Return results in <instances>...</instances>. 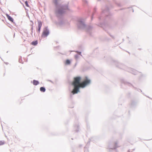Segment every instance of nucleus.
I'll return each instance as SVG.
<instances>
[{
	"label": "nucleus",
	"mask_w": 152,
	"mask_h": 152,
	"mask_svg": "<svg viewBox=\"0 0 152 152\" xmlns=\"http://www.w3.org/2000/svg\"><path fill=\"white\" fill-rule=\"evenodd\" d=\"M81 77L80 76L75 77L74 78L72 82H70L69 90L70 93L69 99L72 100L73 96L75 94L80 92V88H84L86 86L89 85L91 80L88 79L87 76L85 77V80L83 83L81 82Z\"/></svg>",
	"instance_id": "1"
},
{
	"label": "nucleus",
	"mask_w": 152,
	"mask_h": 152,
	"mask_svg": "<svg viewBox=\"0 0 152 152\" xmlns=\"http://www.w3.org/2000/svg\"><path fill=\"white\" fill-rule=\"evenodd\" d=\"M108 61L111 62L113 64H114L115 65L116 67L118 68L125 70L128 72L131 73L134 75H136L137 74L139 73H140L141 74H140V79H141L142 77H145L146 76V75H145L142 74L141 72H139L136 70L132 68L128 67L124 64L119 62L116 60L113 59L111 58H110Z\"/></svg>",
	"instance_id": "2"
},
{
	"label": "nucleus",
	"mask_w": 152,
	"mask_h": 152,
	"mask_svg": "<svg viewBox=\"0 0 152 152\" xmlns=\"http://www.w3.org/2000/svg\"><path fill=\"white\" fill-rule=\"evenodd\" d=\"M102 12L99 18V20H102L103 23H100L98 25L100 26H105L107 20L110 19L111 18L112 15L110 12L109 7L107 5L103 7L102 8Z\"/></svg>",
	"instance_id": "3"
},
{
	"label": "nucleus",
	"mask_w": 152,
	"mask_h": 152,
	"mask_svg": "<svg viewBox=\"0 0 152 152\" xmlns=\"http://www.w3.org/2000/svg\"><path fill=\"white\" fill-rule=\"evenodd\" d=\"M121 87L122 88V86L123 85H128L129 87H132L135 90L137 91L140 92V91L141 92L144 96H146L148 98L152 100V98L149 97V96H146L145 95L144 93L142 92V91L140 89L138 88H137L135 87L131 83H128L124 79H121Z\"/></svg>",
	"instance_id": "4"
},
{
	"label": "nucleus",
	"mask_w": 152,
	"mask_h": 152,
	"mask_svg": "<svg viewBox=\"0 0 152 152\" xmlns=\"http://www.w3.org/2000/svg\"><path fill=\"white\" fill-rule=\"evenodd\" d=\"M77 26L78 29H84L86 28V24L83 21V19L81 18L77 20Z\"/></svg>",
	"instance_id": "5"
},
{
	"label": "nucleus",
	"mask_w": 152,
	"mask_h": 152,
	"mask_svg": "<svg viewBox=\"0 0 152 152\" xmlns=\"http://www.w3.org/2000/svg\"><path fill=\"white\" fill-rule=\"evenodd\" d=\"M50 34L48 26H46L44 28L42 34V37H47Z\"/></svg>",
	"instance_id": "6"
},
{
	"label": "nucleus",
	"mask_w": 152,
	"mask_h": 152,
	"mask_svg": "<svg viewBox=\"0 0 152 152\" xmlns=\"http://www.w3.org/2000/svg\"><path fill=\"white\" fill-rule=\"evenodd\" d=\"M118 142H112L111 144H110L108 146V148L110 151V149L114 150L119 147L118 145Z\"/></svg>",
	"instance_id": "7"
},
{
	"label": "nucleus",
	"mask_w": 152,
	"mask_h": 152,
	"mask_svg": "<svg viewBox=\"0 0 152 152\" xmlns=\"http://www.w3.org/2000/svg\"><path fill=\"white\" fill-rule=\"evenodd\" d=\"M138 100L137 99H132L130 102V107L131 108H135L137 104Z\"/></svg>",
	"instance_id": "8"
},
{
	"label": "nucleus",
	"mask_w": 152,
	"mask_h": 152,
	"mask_svg": "<svg viewBox=\"0 0 152 152\" xmlns=\"http://www.w3.org/2000/svg\"><path fill=\"white\" fill-rule=\"evenodd\" d=\"M94 138V137H92L89 139L88 141V142L86 146L84 148V152H87L88 151V148L90 145V142L91 141H93V138Z\"/></svg>",
	"instance_id": "9"
},
{
	"label": "nucleus",
	"mask_w": 152,
	"mask_h": 152,
	"mask_svg": "<svg viewBox=\"0 0 152 152\" xmlns=\"http://www.w3.org/2000/svg\"><path fill=\"white\" fill-rule=\"evenodd\" d=\"M92 26H87L86 25V27L84 29H86V32L90 36H91L92 33L90 31L91 30L92 28Z\"/></svg>",
	"instance_id": "10"
},
{
	"label": "nucleus",
	"mask_w": 152,
	"mask_h": 152,
	"mask_svg": "<svg viewBox=\"0 0 152 152\" xmlns=\"http://www.w3.org/2000/svg\"><path fill=\"white\" fill-rule=\"evenodd\" d=\"M6 16L8 20L11 21V22L13 24H14L15 25H16V23L15 22H14V20L13 18L11 17L8 14H6Z\"/></svg>",
	"instance_id": "11"
},
{
	"label": "nucleus",
	"mask_w": 152,
	"mask_h": 152,
	"mask_svg": "<svg viewBox=\"0 0 152 152\" xmlns=\"http://www.w3.org/2000/svg\"><path fill=\"white\" fill-rule=\"evenodd\" d=\"M78 49L80 50V51H78L77 50L76 51V52H77L78 53H79L80 54V55L81 56H82L81 54V51H83V46L82 45H80L78 47Z\"/></svg>",
	"instance_id": "12"
},
{
	"label": "nucleus",
	"mask_w": 152,
	"mask_h": 152,
	"mask_svg": "<svg viewBox=\"0 0 152 152\" xmlns=\"http://www.w3.org/2000/svg\"><path fill=\"white\" fill-rule=\"evenodd\" d=\"M72 59H66L64 62V64L65 65H70L72 62Z\"/></svg>",
	"instance_id": "13"
},
{
	"label": "nucleus",
	"mask_w": 152,
	"mask_h": 152,
	"mask_svg": "<svg viewBox=\"0 0 152 152\" xmlns=\"http://www.w3.org/2000/svg\"><path fill=\"white\" fill-rule=\"evenodd\" d=\"M74 130L76 132H77L79 131V125L78 124H75L74 125Z\"/></svg>",
	"instance_id": "14"
},
{
	"label": "nucleus",
	"mask_w": 152,
	"mask_h": 152,
	"mask_svg": "<svg viewBox=\"0 0 152 152\" xmlns=\"http://www.w3.org/2000/svg\"><path fill=\"white\" fill-rule=\"evenodd\" d=\"M33 83L34 85L37 86V85L39 84V81L35 80H34L33 81Z\"/></svg>",
	"instance_id": "15"
},
{
	"label": "nucleus",
	"mask_w": 152,
	"mask_h": 152,
	"mask_svg": "<svg viewBox=\"0 0 152 152\" xmlns=\"http://www.w3.org/2000/svg\"><path fill=\"white\" fill-rule=\"evenodd\" d=\"M97 10V8L96 7H95L93 10V12L92 13L91 17V20H92L93 19V16L94 15V14L95 13L96 10Z\"/></svg>",
	"instance_id": "16"
},
{
	"label": "nucleus",
	"mask_w": 152,
	"mask_h": 152,
	"mask_svg": "<svg viewBox=\"0 0 152 152\" xmlns=\"http://www.w3.org/2000/svg\"><path fill=\"white\" fill-rule=\"evenodd\" d=\"M37 21L38 23V28H41L42 25V21L39 20H37Z\"/></svg>",
	"instance_id": "17"
},
{
	"label": "nucleus",
	"mask_w": 152,
	"mask_h": 152,
	"mask_svg": "<svg viewBox=\"0 0 152 152\" xmlns=\"http://www.w3.org/2000/svg\"><path fill=\"white\" fill-rule=\"evenodd\" d=\"M38 44V41L37 40L33 41L31 43V45H34V46L37 45Z\"/></svg>",
	"instance_id": "18"
},
{
	"label": "nucleus",
	"mask_w": 152,
	"mask_h": 152,
	"mask_svg": "<svg viewBox=\"0 0 152 152\" xmlns=\"http://www.w3.org/2000/svg\"><path fill=\"white\" fill-rule=\"evenodd\" d=\"M40 91L42 92H45L46 91V89L44 87H41L40 88Z\"/></svg>",
	"instance_id": "19"
},
{
	"label": "nucleus",
	"mask_w": 152,
	"mask_h": 152,
	"mask_svg": "<svg viewBox=\"0 0 152 152\" xmlns=\"http://www.w3.org/2000/svg\"><path fill=\"white\" fill-rule=\"evenodd\" d=\"M25 4L26 6V7H30V6H29V4H28V1H26L25 2Z\"/></svg>",
	"instance_id": "20"
},
{
	"label": "nucleus",
	"mask_w": 152,
	"mask_h": 152,
	"mask_svg": "<svg viewBox=\"0 0 152 152\" xmlns=\"http://www.w3.org/2000/svg\"><path fill=\"white\" fill-rule=\"evenodd\" d=\"M79 57V54H77L75 55V59H77Z\"/></svg>",
	"instance_id": "21"
},
{
	"label": "nucleus",
	"mask_w": 152,
	"mask_h": 152,
	"mask_svg": "<svg viewBox=\"0 0 152 152\" xmlns=\"http://www.w3.org/2000/svg\"><path fill=\"white\" fill-rule=\"evenodd\" d=\"M5 142L4 141H0V146L4 144Z\"/></svg>",
	"instance_id": "22"
},
{
	"label": "nucleus",
	"mask_w": 152,
	"mask_h": 152,
	"mask_svg": "<svg viewBox=\"0 0 152 152\" xmlns=\"http://www.w3.org/2000/svg\"><path fill=\"white\" fill-rule=\"evenodd\" d=\"M99 52V51L98 50V49L97 48H96L95 49L93 53H98Z\"/></svg>",
	"instance_id": "23"
},
{
	"label": "nucleus",
	"mask_w": 152,
	"mask_h": 152,
	"mask_svg": "<svg viewBox=\"0 0 152 152\" xmlns=\"http://www.w3.org/2000/svg\"><path fill=\"white\" fill-rule=\"evenodd\" d=\"M22 57L21 56H20V57L19 58V62H20V63H22Z\"/></svg>",
	"instance_id": "24"
},
{
	"label": "nucleus",
	"mask_w": 152,
	"mask_h": 152,
	"mask_svg": "<svg viewBox=\"0 0 152 152\" xmlns=\"http://www.w3.org/2000/svg\"><path fill=\"white\" fill-rule=\"evenodd\" d=\"M83 1L85 4L86 5L88 4V2L86 0H83Z\"/></svg>",
	"instance_id": "25"
},
{
	"label": "nucleus",
	"mask_w": 152,
	"mask_h": 152,
	"mask_svg": "<svg viewBox=\"0 0 152 152\" xmlns=\"http://www.w3.org/2000/svg\"><path fill=\"white\" fill-rule=\"evenodd\" d=\"M41 28H38L37 29V32H38L39 33H40V32L41 30Z\"/></svg>",
	"instance_id": "26"
},
{
	"label": "nucleus",
	"mask_w": 152,
	"mask_h": 152,
	"mask_svg": "<svg viewBox=\"0 0 152 152\" xmlns=\"http://www.w3.org/2000/svg\"><path fill=\"white\" fill-rule=\"evenodd\" d=\"M114 1L115 2V3L117 5H118V6L119 7H121V4L119 3H117L116 2H115V1Z\"/></svg>",
	"instance_id": "27"
},
{
	"label": "nucleus",
	"mask_w": 152,
	"mask_h": 152,
	"mask_svg": "<svg viewBox=\"0 0 152 152\" xmlns=\"http://www.w3.org/2000/svg\"><path fill=\"white\" fill-rule=\"evenodd\" d=\"M77 62H76L75 64V65H74V66H73V69H75V67L76 66H77Z\"/></svg>",
	"instance_id": "28"
},
{
	"label": "nucleus",
	"mask_w": 152,
	"mask_h": 152,
	"mask_svg": "<svg viewBox=\"0 0 152 152\" xmlns=\"http://www.w3.org/2000/svg\"><path fill=\"white\" fill-rule=\"evenodd\" d=\"M31 31H33V25H31Z\"/></svg>",
	"instance_id": "29"
},
{
	"label": "nucleus",
	"mask_w": 152,
	"mask_h": 152,
	"mask_svg": "<svg viewBox=\"0 0 152 152\" xmlns=\"http://www.w3.org/2000/svg\"><path fill=\"white\" fill-rule=\"evenodd\" d=\"M110 39L107 37H106L105 38V40L108 41Z\"/></svg>",
	"instance_id": "30"
},
{
	"label": "nucleus",
	"mask_w": 152,
	"mask_h": 152,
	"mask_svg": "<svg viewBox=\"0 0 152 152\" xmlns=\"http://www.w3.org/2000/svg\"><path fill=\"white\" fill-rule=\"evenodd\" d=\"M109 7H110V8H112L113 7V6L112 4H109Z\"/></svg>",
	"instance_id": "31"
},
{
	"label": "nucleus",
	"mask_w": 152,
	"mask_h": 152,
	"mask_svg": "<svg viewBox=\"0 0 152 152\" xmlns=\"http://www.w3.org/2000/svg\"><path fill=\"white\" fill-rule=\"evenodd\" d=\"M108 33V34H109V35L110 36V37H111L112 38H113V39H114V37L113 36L111 35L110 33Z\"/></svg>",
	"instance_id": "32"
},
{
	"label": "nucleus",
	"mask_w": 152,
	"mask_h": 152,
	"mask_svg": "<svg viewBox=\"0 0 152 152\" xmlns=\"http://www.w3.org/2000/svg\"><path fill=\"white\" fill-rule=\"evenodd\" d=\"M69 108H73L74 107V106L73 105L72 106H69Z\"/></svg>",
	"instance_id": "33"
},
{
	"label": "nucleus",
	"mask_w": 152,
	"mask_h": 152,
	"mask_svg": "<svg viewBox=\"0 0 152 152\" xmlns=\"http://www.w3.org/2000/svg\"><path fill=\"white\" fill-rule=\"evenodd\" d=\"M20 2L21 3L22 5H23V6L24 7V8H25H25V6H24V4H23V3H22L20 1Z\"/></svg>",
	"instance_id": "34"
},
{
	"label": "nucleus",
	"mask_w": 152,
	"mask_h": 152,
	"mask_svg": "<svg viewBox=\"0 0 152 152\" xmlns=\"http://www.w3.org/2000/svg\"><path fill=\"white\" fill-rule=\"evenodd\" d=\"M30 21L32 23V24L31 25H34L33 22L32 20H30Z\"/></svg>",
	"instance_id": "35"
},
{
	"label": "nucleus",
	"mask_w": 152,
	"mask_h": 152,
	"mask_svg": "<svg viewBox=\"0 0 152 152\" xmlns=\"http://www.w3.org/2000/svg\"><path fill=\"white\" fill-rule=\"evenodd\" d=\"M8 24H9V25H8V26L10 28H11V27L10 26V23H8Z\"/></svg>",
	"instance_id": "36"
},
{
	"label": "nucleus",
	"mask_w": 152,
	"mask_h": 152,
	"mask_svg": "<svg viewBox=\"0 0 152 152\" xmlns=\"http://www.w3.org/2000/svg\"><path fill=\"white\" fill-rule=\"evenodd\" d=\"M8 24H9V25H8V26L10 28H11V27L10 26V23H8Z\"/></svg>",
	"instance_id": "37"
},
{
	"label": "nucleus",
	"mask_w": 152,
	"mask_h": 152,
	"mask_svg": "<svg viewBox=\"0 0 152 152\" xmlns=\"http://www.w3.org/2000/svg\"><path fill=\"white\" fill-rule=\"evenodd\" d=\"M33 31H31V34L32 35V34H33Z\"/></svg>",
	"instance_id": "38"
},
{
	"label": "nucleus",
	"mask_w": 152,
	"mask_h": 152,
	"mask_svg": "<svg viewBox=\"0 0 152 152\" xmlns=\"http://www.w3.org/2000/svg\"><path fill=\"white\" fill-rule=\"evenodd\" d=\"M82 146V145H79V147H81Z\"/></svg>",
	"instance_id": "39"
},
{
	"label": "nucleus",
	"mask_w": 152,
	"mask_h": 152,
	"mask_svg": "<svg viewBox=\"0 0 152 152\" xmlns=\"http://www.w3.org/2000/svg\"><path fill=\"white\" fill-rule=\"evenodd\" d=\"M49 81L51 82L52 83H53V82L51 80H49Z\"/></svg>",
	"instance_id": "40"
},
{
	"label": "nucleus",
	"mask_w": 152,
	"mask_h": 152,
	"mask_svg": "<svg viewBox=\"0 0 152 152\" xmlns=\"http://www.w3.org/2000/svg\"><path fill=\"white\" fill-rule=\"evenodd\" d=\"M131 42L130 41H129V43L130 44H131Z\"/></svg>",
	"instance_id": "41"
},
{
	"label": "nucleus",
	"mask_w": 152,
	"mask_h": 152,
	"mask_svg": "<svg viewBox=\"0 0 152 152\" xmlns=\"http://www.w3.org/2000/svg\"><path fill=\"white\" fill-rule=\"evenodd\" d=\"M132 7H128L127 8V9H129L130 8H131Z\"/></svg>",
	"instance_id": "42"
},
{
	"label": "nucleus",
	"mask_w": 152,
	"mask_h": 152,
	"mask_svg": "<svg viewBox=\"0 0 152 152\" xmlns=\"http://www.w3.org/2000/svg\"><path fill=\"white\" fill-rule=\"evenodd\" d=\"M125 9V8H122V9H121L120 10H123V9Z\"/></svg>",
	"instance_id": "43"
},
{
	"label": "nucleus",
	"mask_w": 152,
	"mask_h": 152,
	"mask_svg": "<svg viewBox=\"0 0 152 152\" xmlns=\"http://www.w3.org/2000/svg\"><path fill=\"white\" fill-rule=\"evenodd\" d=\"M138 50H141V48H139L138 49Z\"/></svg>",
	"instance_id": "44"
},
{
	"label": "nucleus",
	"mask_w": 152,
	"mask_h": 152,
	"mask_svg": "<svg viewBox=\"0 0 152 152\" xmlns=\"http://www.w3.org/2000/svg\"><path fill=\"white\" fill-rule=\"evenodd\" d=\"M6 64H7V65L8 64V63L7 62L6 63Z\"/></svg>",
	"instance_id": "45"
},
{
	"label": "nucleus",
	"mask_w": 152,
	"mask_h": 152,
	"mask_svg": "<svg viewBox=\"0 0 152 152\" xmlns=\"http://www.w3.org/2000/svg\"><path fill=\"white\" fill-rule=\"evenodd\" d=\"M59 47V46H58L57 47V48H58Z\"/></svg>",
	"instance_id": "46"
},
{
	"label": "nucleus",
	"mask_w": 152,
	"mask_h": 152,
	"mask_svg": "<svg viewBox=\"0 0 152 152\" xmlns=\"http://www.w3.org/2000/svg\"><path fill=\"white\" fill-rule=\"evenodd\" d=\"M15 34L14 33V37H15Z\"/></svg>",
	"instance_id": "47"
},
{
	"label": "nucleus",
	"mask_w": 152,
	"mask_h": 152,
	"mask_svg": "<svg viewBox=\"0 0 152 152\" xmlns=\"http://www.w3.org/2000/svg\"><path fill=\"white\" fill-rule=\"evenodd\" d=\"M132 12H134V10L133 9H132Z\"/></svg>",
	"instance_id": "48"
},
{
	"label": "nucleus",
	"mask_w": 152,
	"mask_h": 152,
	"mask_svg": "<svg viewBox=\"0 0 152 152\" xmlns=\"http://www.w3.org/2000/svg\"><path fill=\"white\" fill-rule=\"evenodd\" d=\"M101 0H98V1H100Z\"/></svg>",
	"instance_id": "49"
},
{
	"label": "nucleus",
	"mask_w": 152,
	"mask_h": 152,
	"mask_svg": "<svg viewBox=\"0 0 152 152\" xmlns=\"http://www.w3.org/2000/svg\"><path fill=\"white\" fill-rule=\"evenodd\" d=\"M129 54H130V53L128 52H127Z\"/></svg>",
	"instance_id": "50"
},
{
	"label": "nucleus",
	"mask_w": 152,
	"mask_h": 152,
	"mask_svg": "<svg viewBox=\"0 0 152 152\" xmlns=\"http://www.w3.org/2000/svg\"><path fill=\"white\" fill-rule=\"evenodd\" d=\"M28 18H29V16L28 15Z\"/></svg>",
	"instance_id": "51"
},
{
	"label": "nucleus",
	"mask_w": 152,
	"mask_h": 152,
	"mask_svg": "<svg viewBox=\"0 0 152 152\" xmlns=\"http://www.w3.org/2000/svg\"><path fill=\"white\" fill-rule=\"evenodd\" d=\"M127 38H129V37H127Z\"/></svg>",
	"instance_id": "52"
},
{
	"label": "nucleus",
	"mask_w": 152,
	"mask_h": 152,
	"mask_svg": "<svg viewBox=\"0 0 152 152\" xmlns=\"http://www.w3.org/2000/svg\"><path fill=\"white\" fill-rule=\"evenodd\" d=\"M129 152V150H128V152Z\"/></svg>",
	"instance_id": "53"
},
{
	"label": "nucleus",
	"mask_w": 152,
	"mask_h": 152,
	"mask_svg": "<svg viewBox=\"0 0 152 152\" xmlns=\"http://www.w3.org/2000/svg\"><path fill=\"white\" fill-rule=\"evenodd\" d=\"M6 39L7 41V39Z\"/></svg>",
	"instance_id": "54"
}]
</instances>
